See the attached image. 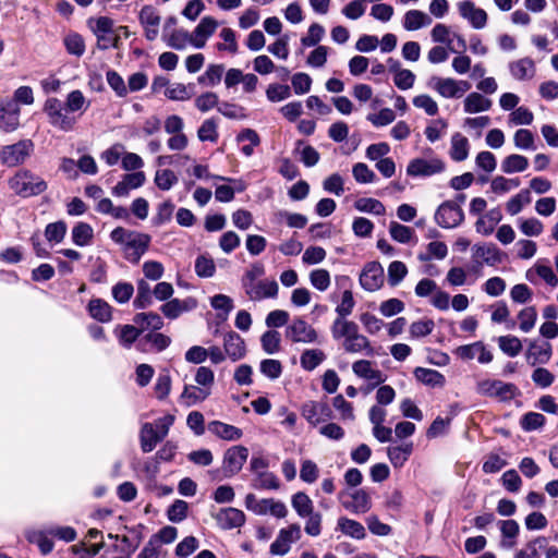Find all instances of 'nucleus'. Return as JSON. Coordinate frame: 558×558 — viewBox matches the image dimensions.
I'll list each match as a JSON object with an SVG mask.
<instances>
[{"label": "nucleus", "mask_w": 558, "mask_h": 558, "mask_svg": "<svg viewBox=\"0 0 558 558\" xmlns=\"http://www.w3.org/2000/svg\"><path fill=\"white\" fill-rule=\"evenodd\" d=\"M90 106V101L82 90L70 92L64 101L57 97H49L45 100L43 111L48 123L56 130L71 132L74 130L77 120Z\"/></svg>", "instance_id": "1"}, {"label": "nucleus", "mask_w": 558, "mask_h": 558, "mask_svg": "<svg viewBox=\"0 0 558 558\" xmlns=\"http://www.w3.org/2000/svg\"><path fill=\"white\" fill-rule=\"evenodd\" d=\"M110 239L121 246L125 259L133 264H137L147 252L151 240L146 233L128 230L123 227L113 229Z\"/></svg>", "instance_id": "2"}, {"label": "nucleus", "mask_w": 558, "mask_h": 558, "mask_svg": "<svg viewBox=\"0 0 558 558\" xmlns=\"http://www.w3.org/2000/svg\"><path fill=\"white\" fill-rule=\"evenodd\" d=\"M331 335L335 340L343 339L342 345L347 352L373 351L368 339L359 332V326L354 322L336 318L331 325Z\"/></svg>", "instance_id": "3"}, {"label": "nucleus", "mask_w": 558, "mask_h": 558, "mask_svg": "<svg viewBox=\"0 0 558 558\" xmlns=\"http://www.w3.org/2000/svg\"><path fill=\"white\" fill-rule=\"evenodd\" d=\"M10 189L22 197L39 195L47 189V183L28 170H21L9 181Z\"/></svg>", "instance_id": "4"}, {"label": "nucleus", "mask_w": 558, "mask_h": 558, "mask_svg": "<svg viewBox=\"0 0 558 558\" xmlns=\"http://www.w3.org/2000/svg\"><path fill=\"white\" fill-rule=\"evenodd\" d=\"M244 505L247 510L257 515H271L276 519H284L288 515L286 504L275 498L257 499L254 494H247Z\"/></svg>", "instance_id": "5"}, {"label": "nucleus", "mask_w": 558, "mask_h": 558, "mask_svg": "<svg viewBox=\"0 0 558 558\" xmlns=\"http://www.w3.org/2000/svg\"><path fill=\"white\" fill-rule=\"evenodd\" d=\"M286 338L292 343L313 344L319 342L318 331L303 317H295L287 326Z\"/></svg>", "instance_id": "6"}, {"label": "nucleus", "mask_w": 558, "mask_h": 558, "mask_svg": "<svg viewBox=\"0 0 558 558\" xmlns=\"http://www.w3.org/2000/svg\"><path fill=\"white\" fill-rule=\"evenodd\" d=\"M428 86L442 98H460L471 88L468 81L441 76L430 77Z\"/></svg>", "instance_id": "7"}, {"label": "nucleus", "mask_w": 558, "mask_h": 558, "mask_svg": "<svg viewBox=\"0 0 558 558\" xmlns=\"http://www.w3.org/2000/svg\"><path fill=\"white\" fill-rule=\"evenodd\" d=\"M475 391L483 397L508 401L517 395V387L513 384L504 383L498 379H482L476 383Z\"/></svg>", "instance_id": "8"}, {"label": "nucleus", "mask_w": 558, "mask_h": 558, "mask_svg": "<svg viewBox=\"0 0 558 558\" xmlns=\"http://www.w3.org/2000/svg\"><path fill=\"white\" fill-rule=\"evenodd\" d=\"M302 537L301 526L298 523H292L287 527L279 530L276 539L271 543L269 551L274 556L287 555L293 543H296Z\"/></svg>", "instance_id": "9"}, {"label": "nucleus", "mask_w": 558, "mask_h": 558, "mask_svg": "<svg viewBox=\"0 0 558 558\" xmlns=\"http://www.w3.org/2000/svg\"><path fill=\"white\" fill-rule=\"evenodd\" d=\"M34 144L31 140H22L1 149V161L8 167H16L23 163L33 151Z\"/></svg>", "instance_id": "10"}, {"label": "nucleus", "mask_w": 558, "mask_h": 558, "mask_svg": "<svg viewBox=\"0 0 558 558\" xmlns=\"http://www.w3.org/2000/svg\"><path fill=\"white\" fill-rule=\"evenodd\" d=\"M464 219L463 210L457 202H444L435 213V220L441 228H456Z\"/></svg>", "instance_id": "11"}, {"label": "nucleus", "mask_w": 558, "mask_h": 558, "mask_svg": "<svg viewBox=\"0 0 558 558\" xmlns=\"http://www.w3.org/2000/svg\"><path fill=\"white\" fill-rule=\"evenodd\" d=\"M138 21L147 40L154 41L159 36L161 16L151 4L142 7L138 13Z\"/></svg>", "instance_id": "12"}, {"label": "nucleus", "mask_w": 558, "mask_h": 558, "mask_svg": "<svg viewBox=\"0 0 558 558\" xmlns=\"http://www.w3.org/2000/svg\"><path fill=\"white\" fill-rule=\"evenodd\" d=\"M445 162L439 158H415L407 167L410 177H429L445 170Z\"/></svg>", "instance_id": "13"}, {"label": "nucleus", "mask_w": 558, "mask_h": 558, "mask_svg": "<svg viewBox=\"0 0 558 558\" xmlns=\"http://www.w3.org/2000/svg\"><path fill=\"white\" fill-rule=\"evenodd\" d=\"M248 457V450L244 446H233L229 448L223 456V472L225 475L230 477L238 474Z\"/></svg>", "instance_id": "14"}, {"label": "nucleus", "mask_w": 558, "mask_h": 558, "mask_svg": "<svg viewBox=\"0 0 558 558\" xmlns=\"http://www.w3.org/2000/svg\"><path fill=\"white\" fill-rule=\"evenodd\" d=\"M342 506L355 514L366 513L371 509V498L364 489L342 492L340 494Z\"/></svg>", "instance_id": "15"}, {"label": "nucleus", "mask_w": 558, "mask_h": 558, "mask_svg": "<svg viewBox=\"0 0 558 558\" xmlns=\"http://www.w3.org/2000/svg\"><path fill=\"white\" fill-rule=\"evenodd\" d=\"M454 354L462 361L476 359L480 364H488L493 361V353L482 341L460 345L454 350Z\"/></svg>", "instance_id": "16"}, {"label": "nucleus", "mask_w": 558, "mask_h": 558, "mask_svg": "<svg viewBox=\"0 0 558 558\" xmlns=\"http://www.w3.org/2000/svg\"><path fill=\"white\" fill-rule=\"evenodd\" d=\"M457 7L461 17L466 20L473 28L482 29L486 26L488 20L486 11L476 7L473 1L463 0Z\"/></svg>", "instance_id": "17"}, {"label": "nucleus", "mask_w": 558, "mask_h": 558, "mask_svg": "<svg viewBox=\"0 0 558 558\" xmlns=\"http://www.w3.org/2000/svg\"><path fill=\"white\" fill-rule=\"evenodd\" d=\"M360 283L366 291L379 290L384 284L383 266L377 262L367 263L360 275Z\"/></svg>", "instance_id": "18"}, {"label": "nucleus", "mask_w": 558, "mask_h": 558, "mask_svg": "<svg viewBox=\"0 0 558 558\" xmlns=\"http://www.w3.org/2000/svg\"><path fill=\"white\" fill-rule=\"evenodd\" d=\"M20 107L11 99H0V129L14 132L20 126Z\"/></svg>", "instance_id": "19"}, {"label": "nucleus", "mask_w": 558, "mask_h": 558, "mask_svg": "<svg viewBox=\"0 0 558 558\" xmlns=\"http://www.w3.org/2000/svg\"><path fill=\"white\" fill-rule=\"evenodd\" d=\"M245 294L251 301H262L264 299L276 298L279 291L278 283L275 280H259L243 287Z\"/></svg>", "instance_id": "20"}, {"label": "nucleus", "mask_w": 558, "mask_h": 558, "mask_svg": "<svg viewBox=\"0 0 558 558\" xmlns=\"http://www.w3.org/2000/svg\"><path fill=\"white\" fill-rule=\"evenodd\" d=\"M223 351L232 362L242 360L246 355L244 339L234 331L227 332L223 336Z\"/></svg>", "instance_id": "21"}, {"label": "nucleus", "mask_w": 558, "mask_h": 558, "mask_svg": "<svg viewBox=\"0 0 558 558\" xmlns=\"http://www.w3.org/2000/svg\"><path fill=\"white\" fill-rule=\"evenodd\" d=\"M218 22L211 16H204L193 31V47L203 48L205 47L208 38L216 32Z\"/></svg>", "instance_id": "22"}, {"label": "nucleus", "mask_w": 558, "mask_h": 558, "mask_svg": "<svg viewBox=\"0 0 558 558\" xmlns=\"http://www.w3.org/2000/svg\"><path fill=\"white\" fill-rule=\"evenodd\" d=\"M302 416L312 426H317L330 416V410L326 403L310 401L303 404Z\"/></svg>", "instance_id": "23"}, {"label": "nucleus", "mask_w": 558, "mask_h": 558, "mask_svg": "<svg viewBox=\"0 0 558 558\" xmlns=\"http://www.w3.org/2000/svg\"><path fill=\"white\" fill-rule=\"evenodd\" d=\"M553 354L551 344L547 341H530L526 351V359L532 365L546 364Z\"/></svg>", "instance_id": "24"}, {"label": "nucleus", "mask_w": 558, "mask_h": 558, "mask_svg": "<svg viewBox=\"0 0 558 558\" xmlns=\"http://www.w3.org/2000/svg\"><path fill=\"white\" fill-rule=\"evenodd\" d=\"M352 371L356 376L369 380L372 383V388L385 381L383 373L375 368L371 361L360 360L354 362Z\"/></svg>", "instance_id": "25"}, {"label": "nucleus", "mask_w": 558, "mask_h": 558, "mask_svg": "<svg viewBox=\"0 0 558 558\" xmlns=\"http://www.w3.org/2000/svg\"><path fill=\"white\" fill-rule=\"evenodd\" d=\"M493 101L480 92H472L463 99V111L466 114H476L490 110Z\"/></svg>", "instance_id": "26"}, {"label": "nucleus", "mask_w": 558, "mask_h": 558, "mask_svg": "<svg viewBox=\"0 0 558 558\" xmlns=\"http://www.w3.org/2000/svg\"><path fill=\"white\" fill-rule=\"evenodd\" d=\"M218 525L225 530L240 527L245 522V514L236 508L221 509L215 517Z\"/></svg>", "instance_id": "27"}, {"label": "nucleus", "mask_w": 558, "mask_h": 558, "mask_svg": "<svg viewBox=\"0 0 558 558\" xmlns=\"http://www.w3.org/2000/svg\"><path fill=\"white\" fill-rule=\"evenodd\" d=\"M208 430L216 437L228 441L238 440L243 436L242 429L220 421L210 422Z\"/></svg>", "instance_id": "28"}, {"label": "nucleus", "mask_w": 558, "mask_h": 558, "mask_svg": "<svg viewBox=\"0 0 558 558\" xmlns=\"http://www.w3.org/2000/svg\"><path fill=\"white\" fill-rule=\"evenodd\" d=\"M535 276L542 278L550 287L558 286V277L553 268L541 260L536 262L525 274L526 279L531 282H535Z\"/></svg>", "instance_id": "29"}, {"label": "nucleus", "mask_w": 558, "mask_h": 558, "mask_svg": "<svg viewBox=\"0 0 558 558\" xmlns=\"http://www.w3.org/2000/svg\"><path fill=\"white\" fill-rule=\"evenodd\" d=\"M432 17L421 10H410L403 16L402 25L409 32L418 31L432 24Z\"/></svg>", "instance_id": "30"}, {"label": "nucleus", "mask_w": 558, "mask_h": 558, "mask_svg": "<svg viewBox=\"0 0 558 558\" xmlns=\"http://www.w3.org/2000/svg\"><path fill=\"white\" fill-rule=\"evenodd\" d=\"M413 451L412 442H404L398 446H390L387 448V457L390 463L396 469L402 468L409 460Z\"/></svg>", "instance_id": "31"}, {"label": "nucleus", "mask_w": 558, "mask_h": 558, "mask_svg": "<svg viewBox=\"0 0 558 558\" xmlns=\"http://www.w3.org/2000/svg\"><path fill=\"white\" fill-rule=\"evenodd\" d=\"M167 46L175 50H184L189 46L193 47V35L183 28L174 29L163 34Z\"/></svg>", "instance_id": "32"}, {"label": "nucleus", "mask_w": 558, "mask_h": 558, "mask_svg": "<svg viewBox=\"0 0 558 558\" xmlns=\"http://www.w3.org/2000/svg\"><path fill=\"white\" fill-rule=\"evenodd\" d=\"M146 177L144 172L137 171L125 174L112 190V193L118 196H124L130 190L137 189L144 184Z\"/></svg>", "instance_id": "33"}, {"label": "nucleus", "mask_w": 558, "mask_h": 558, "mask_svg": "<svg viewBox=\"0 0 558 558\" xmlns=\"http://www.w3.org/2000/svg\"><path fill=\"white\" fill-rule=\"evenodd\" d=\"M509 71L518 81L531 80L535 74V64L530 58H522L509 63Z\"/></svg>", "instance_id": "34"}, {"label": "nucleus", "mask_w": 558, "mask_h": 558, "mask_svg": "<svg viewBox=\"0 0 558 558\" xmlns=\"http://www.w3.org/2000/svg\"><path fill=\"white\" fill-rule=\"evenodd\" d=\"M502 219V215L499 209L494 208L481 216L475 222V230L477 233L483 235H489L493 233L495 226Z\"/></svg>", "instance_id": "35"}, {"label": "nucleus", "mask_w": 558, "mask_h": 558, "mask_svg": "<svg viewBox=\"0 0 558 558\" xmlns=\"http://www.w3.org/2000/svg\"><path fill=\"white\" fill-rule=\"evenodd\" d=\"M337 530L342 534L352 537L354 539H364L366 536L365 527L362 523L349 519L347 517H340L337 521Z\"/></svg>", "instance_id": "36"}, {"label": "nucleus", "mask_w": 558, "mask_h": 558, "mask_svg": "<svg viewBox=\"0 0 558 558\" xmlns=\"http://www.w3.org/2000/svg\"><path fill=\"white\" fill-rule=\"evenodd\" d=\"M474 255L482 258L489 266L500 264L504 258L502 252L494 244L475 245Z\"/></svg>", "instance_id": "37"}, {"label": "nucleus", "mask_w": 558, "mask_h": 558, "mask_svg": "<svg viewBox=\"0 0 558 558\" xmlns=\"http://www.w3.org/2000/svg\"><path fill=\"white\" fill-rule=\"evenodd\" d=\"M210 395V390L194 385H186L180 396V401L185 407H193L204 401Z\"/></svg>", "instance_id": "38"}, {"label": "nucleus", "mask_w": 558, "mask_h": 558, "mask_svg": "<svg viewBox=\"0 0 558 558\" xmlns=\"http://www.w3.org/2000/svg\"><path fill=\"white\" fill-rule=\"evenodd\" d=\"M416 380L429 387H442L445 385V376L436 369L416 367L413 372Z\"/></svg>", "instance_id": "39"}, {"label": "nucleus", "mask_w": 558, "mask_h": 558, "mask_svg": "<svg viewBox=\"0 0 558 558\" xmlns=\"http://www.w3.org/2000/svg\"><path fill=\"white\" fill-rule=\"evenodd\" d=\"M470 150L469 140L461 133L451 136L449 155L454 161H463L468 158Z\"/></svg>", "instance_id": "40"}, {"label": "nucleus", "mask_w": 558, "mask_h": 558, "mask_svg": "<svg viewBox=\"0 0 558 558\" xmlns=\"http://www.w3.org/2000/svg\"><path fill=\"white\" fill-rule=\"evenodd\" d=\"M141 448L144 452L153 451L162 439L155 429L154 424L145 423L140 433Z\"/></svg>", "instance_id": "41"}, {"label": "nucleus", "mask_w": 558, "mask_h": 558, "mask_svg": "<svg viewBox=\"0 0 558 558\" xmlns=\"http://www.w3.org/2000/svg\"><path fill=\"white\" fill-rule=\"evenodd\" d=\"M326 359L324 351L319 349H306L300 356L301 367L307 372L314 371Z\"/></svg>", "instance_id": "42"}, {"label": "nucleus", "mask_w": 558, "mask_h": 558, "mask_svg": "<svg viewBox=\"0 0 558 558\" xmlns=\"http://www.w3.org/2000/svg\"><path fill=\"white\" fill-rule=\"evenodd\" d=\"M291 506L300 518H305L315 511L313 500L303 492H298L292 496Z\"/></svg>", "instance_id": "43"}, {"label": "nucleus", "mask_w": 558, "mask_h": 558, "mask_svg": "<svg viewBox=\"0 0 558 558\" xmlns=\"http://www.w3.org/2000/svg\"><path fill=\"white\" fill-rule=\"evenodd\" d=\"M90 316L99 322L107 323L111 320V306L101 299L90 300L88 304Z\"/></svg>", "instance_id": "44"}, {"label": "nucleus", "mask_w": 558, "mask_h": 558, "mask_svg": "<svg viewBox=\"0 0 558 558\" xmlns=\"http://www.w3.org/2000/svg\"><path fill=\"white\" fill-rule=\"evenodd\" d=\"M529 166L526 157L518 154L507 156L501 162V170L505 173L523 172Z\"/></svg>", "instance_id": "45"}, {"label": "nucleus", "mask_w": 558, "mask_h": 558, "mask_svg": "<svg viewBox=\"0 0 558 558\" xmlns=\"http://www.w3.org/2000/svg\"><path fill=\"white\" fill-rule=\"evenodd\" d=\"M94 238L93 228L86 222H78L72 229V241L78 246L90 244Z\"/></svg>", "instance_id": "46"}, {"label": "nucleus", "mask_w": 558, "mask_h": 558, "mask_svg": "<svg viewBox=\"0 0 558 558\" xmlns=\"http://www.w3.org/2000/svg\"><path fill=\"white\" fill-rule=\"evenodd\" d=\"M531 203V192L529 189L521 190L518 194L512 196L506 204V209L509 215H518L525 205Z\"/></svg>", "instance_id": "47"}, {"label": "nucleus", "mask_w": 558, "mask_h": 558, "mask_svg": "<svg viewBox=\"0 0 558 558\" xmlns=\"http://www.w3.org/2000/svg\"><path fill=\"white\" fill-rule=\"evenodd\" d=\"M412 104L415 108L423 110L429 117L436 116L439 111L437 101L428 94H418L414 96Z\"/></svg>", "instance_id": "48"}, {"label": "nucleus", "mask_w": 558, "mask_h": 558, "mask_svg": "<svg viewBox=\"0 0 558 558\" xmlns=\"http://www.w3.org/2000/svg\"><path fill=\"white\" fill-rule=\"evenodd\" d=\"M497 341L499 349L508 356L514 357L522 351V342L515 336H500Z\"/></svg>", "instance_id": "49"}, {"label": "nucleus", "mask_w": 558, "mask_h": 558, "mask_svg": "<svg viewBox=\"0 0 558 558\" xmlns=\"http://www.w3.org/2000/svg\"><path fill=\"white\" fill-rule=\"evenodd\" d=\"M354 207L362 213H369L377 216H383L386 213V208L378 199L371 197L359 198L354 203Z\"/></svg>", "instance_id": "50"}, {"label": "nucleus", "mask_w": 558, "mask_h": 558, "mask_svg": "<svg viewBox=\"0 0 558 558\" xmlns=\"http://www.w3.org/2000/svg\"><path fill=\"white\" fill-rule=\"evenodd\" d=\"M134 323L140 326L141 330L151 328L158 330L162 327L163 322L156 313H140L134 317Z\"/></svg>", "instance_id": "51"}, {"label": "nucleus", "mask_w": 558, "mask_h": 558, "mask_svg": "<svg viewBox=\"0 0 558 558\" xmlns=\"http://www.w3.org/2000/svg\"><path fill=\"white\" fill-rule=\"evenodd\" d=\"M311 284L318 291H326L331 283L330 272L324 268H317L310 272L308 276Z\"/></svg>", "instance_id": "52"}, {"label": "nucleus", "mask_w": 558, "mask_h": 558, "mask_svg": "<svg viewBox=\"0 0 558 558\" xmlns=\"http://www.w3.org/2000/svg\"><path fill=\"white\" fill-rule=\"evenodd\" d=\"M389 233L390 236L399 243H409L414 236V231L412 228L396 221L390 222Z\"/></svg>", "instance_id": "53"}, {"label": "nucleus", "mask_w": 558, "mask_h": 558, "mask_svg": "<svg viewBox=\"0 0 558 558\" xmlns=\"http://www.w3.org/2000/svg\"><path fill=\"white\" fill-rule=\"evenodd\" d=\"M63 44L70 54L82 57L85 52V43L80 34H68L63 39Z\"/></svg>", "instance_id": "54"}, {"label": "nucleus", "mask_w": 558, "mask_h": 558, "mask_svg": "<svg viewBox=\"0 0 558 558\" xmlns=\"http://www.w3.org/2000/svg\"><path fill=\"white\" fill-rule=\"evenodd\" d=\"M519 327L523 332H530L536 323L537 312L534 306H527L518 314Z\"/></svg>", "instance_id": "55"}, {"label": "nucleus", "mask_w": 558, "mask_h": 558, "mask_svg": "<svg viewBox=\"0 0 558 558\" xmlns=\"http://www.w3.org/2000/svg\"><path fill=\"white\" fill-rule=\"evenodd\" d=\"M393 83L399 89H410L415 83V74L411 70L396 68Z\"/></svg>", "instance_id": "56"}, {"label": "nucleus", "mask_w": 558, "mask_h": 558, "mask_svg": "<svg viewBox=\"0 0 558 558\" xmlns=\"http://www.w3.org/2000/svg\"><path fill=\"white\" fill-rule=\"evenodd\" d=\"M281 338L278 331L268 330L263 333L260 343L267 354H275L280 350Z\"/></svg>", "instance_id": "57"}, {"label": "nucleus", "mask_w": 558, "mask_h": 558, "mask_svg": "<svg viewBox=\"0 0 558 558\" xmlns=\"http://www.w3.org/2000/svg\"><path fill=\"white\" fill-rule=\"evenodd\" d=\"M259 371L267 378L275 380L281 376L283 367L278 360L265 359L259 364Z\"/></svg>", "instance_id": "58"}, {"label": "nucleus", "mask_w": 558, "mask_h": 558, "mask_svg": "<svg viewBox=\"0 0 558 558\" xmlns=\"http://www.w3.org/2000/svg\"><path fill=\"white\" fill-rule=\"evenodd\" d=\"M225 66L222 64H210L205 73L198 77V82L207 86H216L220 83Z\"/></svg>", "instance_id": "59"}, {"label": "nucleus", "mask_w": 558, "mask_h": 558, "mask_svg": "<svg viewBox=\"0 0 558 558\" xmlns=\"http://www.w3.org/2000/svg\"><path fill=\"white\" fill-rule=\"evenodd\" d=\"M533 112L526 107H518L510 114L508 119L509 125H530L533 122Z\"/></svg>", "instance_id": "60"}, {"label": "nucleus", "mask_w": 558, "mask_h": 558, "mask_svg": "<svg viewBox=\"0 0 558 558\" xmlns=\"http://www.w3.org/2000/svg\"><path fill=\"white\" fill-rule=\"evenodd\" d=\"M217 123L214 119L205 120L197 130V137L201 142H217L218 141Z\"/></svg>", "instance_id": "61"}, {"label": "nucleus", "mask_w": 558, "mask_h": 558, "mask_svg": "<svg viewBox=\"0 0 558 558\" xmlns=\"http://www.w3.org/2000/svg\"><path fill=\"white\" fill-rule=\"evenodd\" d=\"M520 185L519 179H507L505 177L498 175L492 180L490 189L496 194H505L510 192L513 189H517Z\"/></svg>", "instance_id": "62"}, {"label": "nucleus", "mask_w": 558, "mask_h": 558, "mask_svg": "<svg viewBox=\"0 0 558 558\" xmlns=\"http://www.w3.org/2000/svg\"><path fill=\"white\" fill-rule=\"evenodd\" d=\"M352 174L357 183H373L376 179L375 172L366 163L357 162L352 168Z\"/></svg>", "instance_id": "63"}, {"label": "nucleus", "mask_w": 558, "mask_h": 558, "mask_svg": "<svg viewBox=\"0 0 558 558\" xmlns=\"http://www.w3.org/2000/svg\"><path fill=\"white\" fill-rule=\"evenodd\" d=\"M324 35L325 28L318 23H313L310 25L307 34L301 38V44L304 47H314L323 39Z\"/></svg>", "instance_id": "64"}]
</instances>
